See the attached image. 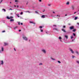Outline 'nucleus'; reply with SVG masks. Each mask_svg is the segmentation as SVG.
I'll list each match as a JSON object with an SVG mask.
<instances>
[{"label": "nucleus", "instance_id": "nucleus-1", "mask_svg": "<svg viewBox=\"0 0 79 79\" xmlns=\"http://www.w3.org/2000/svg\"><path fill=\"white\" fill-rule=\"evenodd\" d=\"M69 51L71 52L72 53H73V54H74V52L73 51V49H71V48H69Z\"/></svg>", "mask_w": 79, "mask_h": 79}, {"label": "nucleus", "instance_id": "nucleus-2", "mask_svg": "<svg viewBox=\"0 0 79 79\" xmlns=\"http://www.w3.org/2000/svg\"><path fill=\"white\" fill-rule=\"evenodd\" d=\"M41 51L44 53H46V51H45V50L43 49L41 50Z\"/></svg>", "mask_w": 79, "mask_h": 79}, {"label": "nucleus", "instance_id": "nucleus-3", "mask_svg": "<svg viewBox=\"0 0 79 79\" xmlns=\"http://www.w3.org/2000/svg\"><path fill=\"white\" fill-rule=\"evenodd\" d=\"M23 38L24 40H27V38L26 37L23 36Z\"/></svg>", "mask_w": 79, "mask_h": 79}, {"label": "nucleus", "instance_id": "nucleus-4", "mask_svg": "<svg viewBox=\"0 0 79 79\" xmlns=\"http://www.w3.org/2000/svg\"><path fill=\"white\" fill-rule=\"evenodd\" d=\"M69 28H70V30H72V29H74V26H71L69 27Z\"/></svg>", "mask_w": 79, "mask_h": 79}, {"label": "nucleus", "instance_id": "nucleus-5", "mask_svg": "<svg viewBox=\"0 0 79 79\" xmlns=\"http://www.w3.org/2000/svg\"><path fill=\"white\" fill-rule=\"evenodd\" d=\"M45 16H46L44 15H42L41 16V18H45Z\"/></svg>", "mask_w": 79, "mask_h": 79}, {"label": "nucleus", "instance_id": "nucleus-6", "mask_svg": "<svg viewBox=\"0 0 79 79\" xmlns=\"http://www.w3.org/2000/svg\"><path fill=\"white\" fill-rule=\"evenodd\" d=\"M15 21V20L13 19H10V22H12V21Z\"/></svg>", "mask_w": 79, "mask_h": 79}, {"label": "nucleus", "instance_id": "nucleus-7", "mask_svg": "<svg viewBox=\"0 0 79 79\" xmlns=\"http://www.w3.org/2000/svg\"><path fill=\"white\" fill-rule=\"evenodd\" d=\"M72 9L74 10V6H72Z\"/></svg>", "mask_w": 79, "mask_h": 79}, {"label": "nucleus", "instance_id": "nucleus-8", "mask_svg": "<svg viewBox=\"0 0 79 79\" xmlns=\"http://www.w3.org/2000/svg\"><path fill=\"white\" fill-rule=\"evenodd\" d=\"M62 31H63L64 32H66V30L64 29H62Z\"/></svg>", "mask_w": 79, "mask_h": 79}, {"label": "nucleus", "instance_id": "nucleus-9", "mask_svg": "<svg viewBox=\"0 0 79 79\" xmlns=\"http://www.w3.org/2000/svg\"><path fill=\"white\" fill-rule=\"evenodd\" d=\"M75 53H76V54H77V55H79V52H78V51H75Z\"/></svg>", "mask_w": 79, "mask_h": 79}, {"label": "nucleus", "instance_id": "nucleus-10", "mask_svg": "<svg viewBox=\"0 0 79 79\" xmlns=\"http://www.w3.org/2000/svg\"><path fill=\"white\" fill-rule=\"evenodd\" d=\"M53 30H56V31H57L58 28H53Z\"/></svg>", "mask_w": 79, "mask_h": 79}, {"label": "nucleus", "instance_id": "nucleus-11", "mask_svg": "<svg viewBox=\"0 0 79 79\" xmlns=\"http://www.w3.org/2000/svg\"><path fill=\"white\" fill-rule=\"evenodd\" d=\"M65 37L66 39H68V36L66 35L64 36Z\"/></svg>", "mask_w": 79, "mask_h": 79}, {"label": "nucleus", "instance_id": "nucleus-12", "mask_svg": "<svg viewBox=\"0 0 79 79\" xmlns=\"http://www.w3.org/2000/svg\"><path fill=\"white\" fill-rule=\"evenodd\" d=\"M30 23H32V24H35V23H34L31 21H30Z\"/></svg>", "mask_w": 79, "mask_h": 79}, {"label": "nucleus", "instance_id": "nucleus-13", "mask_svg": "<svg viewBox=\"0 0 79 79\" xmlns=\"http://www.w3.org/2000/svg\"><path fill=\"white\" fill-rule=\"evenodd\" d=\"M17 28H18V26L15 27H14V29L15 30L16 29H17Z\"/></svg>", "mask_w": 79, "mask_h": 79}, {"label": "nucleus", "instance_id": "nucleus-14", "mask_svg": "<svg viewBox=\"0 0 79 79\" xmlns=\"http://www.w3.org/2000/svg\"><path fill=\"white\" fill-rule=\"evenodd\" d=\"M1 64H2V65L3 64V60H2L1 61Z\"/></svg>", "mask_w": 79, "mask_h": 79}, {"label": "nucleus", "instance_id": "nucleus-15", "mask_svg": "<svg viewBox=\"0 0 79 79\" xmlns=\"http://www.w3.org/2000/svg\"><path fill=\"white\" fill-rule=\"evenodd\" d=\"M73 29V32H76V29Z\"/></svg>", "mask_w": 79, "mask_h": 79}, {"label": "nucleus", "instance_id": "nucleus-16", "mask_svg": "<svg viewBox=\"0 0 79 79\" xmlns=\"http://www.w3.org/2000/svg\"><path fill=\"white\" fill-rule=\"evenodd\" d=\"M2 10V11H4V12H6V10L5 9H3Z\"/></svg>", "mask_w": 79, "mask_h": 79}, {"label": "nucleus", "instance_id": "nucleus-17", "mask_svg": "<svg viewBox=\"0 0 79 79\" xmlns=\"http://www.w3.org/2000/svg\"><path fill=\"white\" fill-rule=\"evenodd\" d=\"M6 18H7V19H10V17H8V16H7V17H6Z\"/></svg>", "mask_w": 79, "mask_h": 79}, {"label": "nucleus", "instance_id": "nucleus-18", "mask_svg": "<svg viewBox=\"0 0 79 79\" xmlns=\"http://www.w3.org/2000/svg\"><path fill=\"white\" fill-rule=\"evenodd\" d=\"M77 18H78V17H76L75 18V20H76L77 19Z\"/></svg>", "mask_w": 79, "mask_h": 79}, {"label": "nucleus", "instance_id": "nucleus-19", "mask_svg": "<svg viewBox=\"0 0 79 79\" xmlns=\"http://www.w3.org/2000/svg\"><path fill=\"white\" fill-rule=\"evenodd\" d=\"M4 49L3 48V47H2V52H3V50H4Z\"/></svg>", "mask_w": 79, "mask_h": 79}, {"label": "nucleus", "instance_id": "nucleus-20", "mask_svg": "<svg viewBox=\"0 0 79 79\" xmlns=\"http://www.w3.org/2000/svg\"><path fill=\"white\" fill-rule=\"evenodd\" d=\"M73 36H74V37H76V34L74 33H73Z\"/></svg>", "mask_w": 79, "mask_h": 79}, {"label": "nucleus", "instance_id": "nucleus-21", "mask_svg": "<svg viewBox=\"0 0 79 79\" xmlns=\"http://www.w3.org/2000/svg\"><path fill=\"white\" fill-rule=\"evenodd\" d=\"M73 38H74V37H73V36H72L71 37V39H73Z\"/></svg>", "mask_w": 79, "mask_h": 79}, {"label": "nucleus", "instance_id": "nucleus-22", "mask_svg": "<svg viewBox=\"0 0 79 79\" xmlns=\"http://www.w3.org/2000/svg\"><path fill=\"white\" fill-rule=\"evenodd\" d=\"M51 59H52V60H54V61H55V60H56L55 59H53V58H51Z\"/></svg>", "mask_w": 79, "mask_h": 79}, {"label": "nucleus", "instance_id": "nucleus-23", "mask_svg": "<svg viewBox=\"0 0 79 79\" xmlns=\"http://www.w3.org/2000/svg\"><path fill=\"white\" fill-rule=\"evenodd\" d=\"M7 44L6 43H4V45L5 46H6V45H7Z\"/></svg>", "mask_w": 79, "mask_h": 79}, {"label": "nucleus", "instance_id": "nucleus-24", "mask_svg": "<svg viewBox=\"0 0 79 79\" xmlns=\"http://www.w3.org/2000/svg\"><path fill=\"white\" fill-rule=\"evenodd\" d=\"M72 57L73 59H74V58H76V56H72Z\"/></svg>", "mask_w": 79, "mask_h": 79}, {"label": "nucleus", "instance_id": "nucleus-25", "mask_svg": "<svg viewBox=\"0 0 79 79\" xmlns=\"http://www.w3.org/2000/svg\"><path fill=\"white\" fill-rule=\"evenodd\" d=\"M66 4V5H69V2H67Z\"/></svg>", "mask_w": 79, "mask_h": 79}, {"label": "nucleus", "instance_id": "nucleus-26", "mask_svg": "<svg viewBox=\"0 0 79 79\" xmlns=\"http://www.w3.org/2000/svg\"><path fill=\"white\" fill-rule=\"evenodd\" d=\"M13 17L10 16V19H13Z\"/></svg>", "mask_w": 79, "mask_h": 79}, {"label": "nucleus", "instance_id": "nucleus-27", "mask_svg": "<svg viewBox=\"0 0 79 79\" xmlns=\"http://www.w3.org/2000/svg\"><path fill=\"white\" fill-rule=\"evenodd\" d=\"M35 13L36 14H39V13L37 11H35Z\"/></svg>", "mask_w": 79, "mask_h": 79}, {"label": "nucleus", "instance_id": "nucleus-28", "mask_svg": "<svg viewBox=\"0 0 79 79\" xmlns=\"http://www.w3.org/2000/svg\"><path fill=\"white\" fill-rule=\"evenodd\" d=\"M76 62L77 63H78V64H79V61H76Z\"/></svg>", "mask_w": 79, "mask_h": 79}, {"label": "nucleus", "instance_id": "nucleus-29", "mask_svg": "<svg viewBox=\"0 0 79 79\" xmlns=\"http://www.w3.org/2000/svg\"><path fill=\"white\" fill-rule=\"evenodd\" d=\"M61 37H59V40H61Z\"/></svg>", "mask_w": 79, "mask_h": 79}, {"label": "nucleus", "instance_id": "nucleus-30", "mask_svg": "<svg viewBox=\"0 0 79 79\" xmlns=\"http://www.w3.org/2000/svg\"><path fill=\"white\" fill-rule=\"evenodd\" d=\"M40 30L41 32H43V30H42L41 28L40 29Z\"/></svg>", "mask_w": 79, "mask_h": 79}, {"label": "nucleus", "instance_id": "nucleus-31", "mask_svg": "<svg viewBox=\"0 0 79 79\" xmlns=\"http://www.w3.org/2000/svg\"><path fill=\"white\" fill-rule=\"evenodd\" d=\"M53 26H54V27H56L57 26L56 25H53Z\"/></svg>", "mask_w": 79, "mask_h": 79}, {"label": "nucleus", "instance_id": "nucleus-32", "mask_svg": "<svg viewBox=\"0 0 79 79\" xmlns=\"http://www.w3.org/2000/svg\"><path fill=\"white\" fill-rule=\"evenodd\" d=\"M63 28H66V26H64L63 27Z\"/></svg>", "mask_w": 79, "mask_h": 79}, {"label": "nucleus", "instance_id": "nucleus-33", "mask_svg": "<svg viewBox=\"0 0 79 79\" xmlns=\"http://www.w3.org/2000/svg\"><path fill=\"white\" fill-rule=\"evenodd\" d=\"M20 15H23V12H22L20 13Z\"/></svg>", "mask_w": 79, "mask_h": 79}, {"label": "nucleus", "instance_id": "nucleus-34", "mask_svg": "<svg viewBox=\"0 0 79 79\" xmlns=\"http://www.w3.org/2000/svg\"><path fill=\"white\" fill-rule=\"evenodd\" d=\"M58 62L59 63H61V62L59 60L58 61Z\"/></svg>", "mask_w": 79, "mask_h": 79}, {"label": "nucleus", "instance_id": "nucleus-35", "mask_svg": "<svg viewBox=\"0 0 79 79\" xmlns=\"http://www.w3.org/2000/svg\"><path fill=\"white\" fill-rule=\"evenodd\" d=\"M2 2H3V0H1V2H0V4Z\"/></svg>", "mask_w": 79, "mask_h": 79}, {"label": "nucleus", "instance_id": "nucleus-36", "mask_svg": "<svg viewBox=\"0 0 79 79\" xmlns=\"http://www.w3.org/2000/svg\"><path fill=\"white\" fill-rule=\"evenodd\" d=\"M43 64L42 63L39 64V65H42Z\"/></svg>", "mask_w": 79, "mask_h": 79}, {"label": "nucleus", "instance_id": "nucleus-37", "mask_svg": "<svg viewBox=\"0 0 79 79\" xmlns=\"http://www.w3.org/2000/svg\"><path fill=\"white\" fill-rule=\"evenodd\" d=\"M18 25H20V22H18Z\"/></svg>", "mask_w": 79, "mask_h": 79}, {"label": "nucleus", "instance_id": "nucleus-38", "mask_svg": "<svg viewBox=\"0 0 79 79\" xmlns=\"http://www.w3.org/2000/svg\"><path fill=\"white\" fill-rule=\"evenodd\" d=\"M27 13L28 12V13H31V12H29V11H27L26 12Z\"/></svg>", "mask_w": 79, "mask_h": 79}, {"label": "nucleus", "instance_id": "nucleus-39", "mask_svg": "<svg viewBox=\"0 0 79 79\" xmlns=\"http://www.w3.org/2000/svg\"><path fill=\"white\" fill-rule=\"evenodd\" d=\"M2 32H5V31H2Z\"/></svg>", "mask_w": 79, "mask_h": 79}, {"label": "nucleus", "instance_id": "nucleus-40", "mask_svg": "<svg viewBox=\"0 0 79 79\" xmlns=\"http://www.w3.org/2000/svg\"><path fill=\"white\" fill-rule=\"evenodd\" d=\"M51 16L52 17H53V18H56V17H55V16H53L52 15Z\"/></svg>", "mask_w": 79, "mask_h": 79}, {"label": "nucleus", "instance_id": "nucleus-41", "mask_svg": "<svg viewBox=\"0 0 79 79\" xmlns=\"http://www.w3.org/2000/svg\"><path fill=\"white\" fill-rule=\"evenodd\" d=\"M15 2H18V1L17 0H15Z\"/></svg>", "mask_w": 79, "mask_h": 79}, {"label": "nucleus", "instance_id": "nucleus-42", "mask_svg": "<svg viewBox=\"0 0 79 79\" xmlns=\"http://www.w3.org/2000/svg\"><path fill=\"white\" fill-rule=\"evenodd\" d=\"M7 27H10V28H11V27H10V26H7Z\"/></svg>", "mask_w": 79, "mask_h": 79}, {"label": "nucleus", "instance_id": "nucleus-43", "mask_svg": "<svg viewBox=\"0 0 79 79\" xmlns=\"http://www.w3.org/2000/svg\"><path fill=\"white\" fill-rule=\"evenodd\" d=\"M19 32H21V30H19Z\"/></svg>", "mask_w": 79, "mask_h": 79}, {"label": "nucleus", "instance_id": "nucleus-44", "mask_svg": "<svg viewBox=\"0 0 79 79\" xmlns=\"http://www.w3.org/2000/svg\"><path fill=\"white\" fill-rule=\"evenodd\" d=\"M20 19H23V18H22L21 17H20Z\"/></svg>", "mask_w": 79, "mask_h": 79}, {"label": "nucleus", "instance_id": "nucleus-45", "mask_svg": "<svg viewBox=\"0 0 79 79\" xmlns=\"http://www.w3.org/2000/svg\"><path fill=\"white\" fill-rule=\"evenodd\" d=\"M40 27V28H42V27L40 26V27Z\"/></svg>", "mask_w": 79, "mask_h": 79}, {"label": "nucleus", "instance_id": "nucleus-46", "mask_svg": "<svg viewBox=\"0 0 79 79\" xmlns=\"http://www.w3.org/2000/svg\"><path fill=\"white\" fill-rule=\"evenodd\" d=\"M76 13H77V12H75L74 13V14H76Z\"/></svg>", "mask_w": 79, "mask_h": 79}, {"label": "nucleus", "instance_id": "nucleus-47", "mask_svg": "<svg viewBox=\"0 0 79 79\" xmlns=\"http://www.w3.org/2000/svg\"><path fill=\"white\" fill-rule=\"evenodd\" d=\"M57 16H58L59 17H60V15H59V16H58V15H57Z\"/></svg>", "mask_w": 79, "mask_h": 79}, {"label": "nucleus", "instance_id": "nucleus-48", "mask_svg": "<svg viewBox=\"0 0 79 79\" xmlns=\"http://www.w3.org/2000/svg\"><path fill=\"white\" fill-rule=\"evenodd\" d=\"M9 10H13V9H9Z\"/></svg>", "mask_w": 79, "mask_h": 79}, {"label": "nucleus", "instance_id": "nucleus-49", "mask_svg": "<svg viewBox=\"0 0 79 79\" xmlns=\"http://www.w3.org/2000/svg\"><path fill=\"white\" fill-rule=\"evenodd\" d=\"M39 2H42V0H39Z\"/></svg>", "mask_w": 79, "mask_h": 79}, {"label": "nucleus", "instance_id": "nucleus-50", "mask_svg": "<svg viewBox=\"0 0 79 79\" xmlns=\"http://www.w3.org/2000/svg\"><path fill=\"white\" fill-rule=\"evenodd\" d=\"M17 17H18V18H19V15H17Z\"/></svg>", "mask_w": 79, "mask_h": 79}, {"label": "nucleus", "instance_id": "nucleus-51", "mask_svg": "<svg viewBox=\"0 0 79 79\" xmlns=\"http://www.w3.org/2000/svg\"><path fill=\"white\" fill-rule=\"evenodd\" d=\"M68 25H69V26H70L71 25V24L70 23H69L68 24Z\"/></svg>", "mask_w": 79, "mask_h": 79}, {"label": "nucleus", "instance_id": "nucleus-52", "mask_svg": "<svg viewBox=\"0 0 79 79\" xmlns=\"http://www.w3.org/2000/svg\"><path fill=\"white\" fill-rule=\"evenodd\" d=\"M21 25H23V23H21Z\"/></svg>", "mask_w": 79, "mask_h": 79}, {"label": "nucleus", "instance_id": "nucleus-53", "mask_svg": "<svg viewBox=\"0 0 79 79\" xmlns=\"http://www.w3.org/2000/svg\"><path fill=\"white\" fill-rule=\"evenodd\" d=\"M15 51H16V49H15V48H14Z\"/></svg>", "mask_w": 79, "mask_h": 79}, {"label": "nucleus", "instance_id": "nucleus-54", "mask_svg": "<svg viewBox=\"0 0 79 79\" xmlns=\"http://www.w3.org/2000/svg\"><path fill=\"white\" fill-rule=\"evenodd\" d=\"M51 5H50V4H48V6H50Z\"/></svg>", "mask_w": 79, "mask_h": 79}, {"label": "nucleus", "instance_id": "nucleus-55", "mask_svg": "<svg viewBox=\"0 0 79 79\" xmlns=\"http://www.w3.org/2000/svg\"><path fill=\"white\" fill-rule=\"evenodd\" d=\"M53 13H54V14H55V12H53Z\"/></svg>", "mask_w": 79, "mask_h": 79}, {"label": "nucleus", "instance_id": "nucleus-56", "mask_svg": "<svg viewBox=\"0 0 79 79\" xmlns=\"http://www.w3.org/2000/svg\"><path fill=\"white\" fill-rule=\"evenodd\" d=\"M75 40V39L73 40H72V41H73H73H74V40Z\"/></svg>", "mask_w": 79, "mask_h": 79}, {"label": "nucleus", "instance_id": "nucleus-57", "mask_svg": "<svg viewBox=\"0 0 79 79\" xmlns=\"http://www.w3.org/2000/svg\"><path fill=\"white\" fill-rule=\"evenodd\" d=\"M17 8H18L19 7V6H18V5H17Z\"/></svg>", "mask_w": 79, "mask_h": 79}, {"label": "nucleus", "instance_id": "nucleus-58", "mask_svg": "<svg viewBox=\"0 0 79 79\" xmlns=\"http://www.w3.org/2000/svg\"><path fill=\"white\" fill-rule=\"evenodd\" d=\"M28 3V2H27V3Z\"/></svg>", "mask_w": 79, "mask_h": 79}, {"label": "nucleus", "instance_id": "nucleus-59", "mask_svg": "<svg viewBox=\"0 0 79 79\" xmlns=\"http://www.w3.org/2000/svg\"><path fill=\"white\" fill-rule=\"evenodd\" d=\"M2 53V51L0 50V53Z\"/></svg>", "mask_w": 79, "mask_h": 79}, {"label": "nucleus", "instance_id": "nucleus-60", "mask_svg": "<svg viewBox=\"0 0 79 79\" xmlns=\"http://www.w3.org/2000/svg\"><path fill=\"white\" fill-rule=\"evenodd\" d=\"M58 18V21H59V20L60 19H59V18Z\"/></svg>", "mask_w": 79, "mask_h": 79}, {"label": "nucleus", "instance_id": "nucleus-61", "mask_svg": "<svg viewBox=\"0 0 79 79\" xmlns=\"http://www.w3.org/2000/svg\"><path fill=\"white\" fill-rule=\"evenodd\" d=\"M67 14H66L65 15V16H67Z\"/></svg>", "mask_w": 79, "mask_h": 79}, {"label": "nucleus", "instance_id": "nucleus-62", "mask_svg": "<svg viewBox=\"0 0 79 79\" xmlns=\"http://www.w3.org/2000/svg\"><path fill=\"white\" fill-rule=\"evenodd\" d=\"M77 15H79V13H77Z\"/></svg>", "mask_w": 79, "mask_h": 79}, {"label": "nucleus", "instance_id": "nucleus-63", "mask_svg": "<svg viewBox=\"0 0 79 79\" xmlns=\"http://www.w3.org/2000/svg\"><path fill=\"white\" fill-rule=\"evenodd\" d=\"M19 15V14H16V15Z\"/></svg>", "mask_w": 79, "mask_h": 79}, {"label": "nucleus", "instance_id": "nucleus-64", "mask_svg": "<svg viewBox=\"0 0 79 79\" xmlns=\"http://www.w3.org/2000/svg\"><path fill=\"white\" fill-rule=\"evenodd\" d=\"M45 11V10H43V12H44V11Z\"/></svg>", "mask_w": 79, "mask_h": 79}]
</instances>
